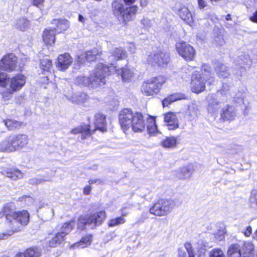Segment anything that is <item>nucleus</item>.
I'll list each match as a JSON object with an SVG mask.
<instances>
[{
	"mask_svg": "<svg viewBox=\"0 0 257 257\" xmlns=\"http://www.w3.org/2000/svg\"><path fill=\"white\" fill-rule=\"evenodd\" d=\"M126 57V52L122 47L112 48L109 50L108 55V63L109 65L102 63L98 64L90 73L89 76H80L76 81L79 84L87 86L91 88L101 87L105 84V76L111 72L119 71L115 65V62Z\"/></svg>",
	"mask_w": 257,
	"mask_h": 257,
	"instance_id": "1",
	"label": "nucleus"
},
{
	"mask_svg": "<svg viewBox=\"0 0 257 257\" xmlns=\"http://www.w3.org/2000/svg\"><path fill=\"white\" fill-rule=\"evenodd\" d=\"M2 212L5 215L10 227L14 230H21L23 226H26L29 222L30 214L26 210L16 211L15 203L10 202L5 204Z\"/></svg>",
	"mask_w": 257,
	"mask_h": 257,
	"instance_id": "2",
	"label": "nucleus"
},
{
	"mask_svg": "<svg viewBox=\"0 0 257 257\" xmlns=\"http://www.w3.org/2000/svg\"><path fill=\"white\" fill-rule=\"evenodd\" d=\"M119 122L122 128L127 130L130 127L135 132H141L145 130V123L142 114L128 108L121 110L119 114Z\"/></svg>",
	"mask_w": 257,
	"mask_h": 257,
	"instance_id": "3",
	"label": "nucleus"
},
{
	"mask_svg": "<svg viewBox=\"0 0 257 257\" xmlns=\"http://www.w3.org/2000/svg\"><path fill=\"white\" fill-rule=\"evenodd\" d=\"M106 217L105 212L101 211L90 215L81 216L78 219V227L81 229L86 227L94 229L101 225Z\"/></svg>",
	"mask_w": 257,
	"mask_h": 257,
	"instance_id": "4",
	"label": "nucleus"
},
{
	"mask_svg": "<svg viewBox=\"0 0 257 257\" xmlns=\"http://www.w3.org/2000/svg\"><path fill=\"white\" fill-rule=\"evenodd\" d=\"M26 82V77L22 73H18L10 77L7 91L2 94L3 99L5 100L10 99L15 92L20 90L24 86Z\"/></svg>",
	"mask_w": 257,
	"mask_h": 257,
	"instance_id": "5",
	"label": "nucleus"
},
{
	"mask_svg": "<svg viewBox=\"0 0 257 257\" xmlns=\"http://www.w3.org/2000/svg\"><path fill=\"white\" fill-rule=\"evenodd\" d=\"M165 78L159 75L144 82L142 86L143 93L147 96H152L158 93L162 85L165 83Z\"/></svg>",
	"mask_w": 257,
	"mask_h": 257,
	"instance_id": "6",
	"label": "nucleus"
},
{
	"mask_svg": "<svg viewBox=\"0 0 257 257\" xmlns=\"http://www.w3.org/2000/svg\"><path fill=\"white\" fill-rule=\"evenodd\" d=\"M175 206L174 200L160 199L150 209V213L158 216L167 215Z\"/></svg>",
	"mask_w": 257,
	"mask_h": 257,
	"instance_id": "7",
	"label": "nucleus"
},
{
	"mask_svg": "<svg viewBox=\"0 0 257 257\" xmlns=\"http://www.w3.org/2000/svg\"><path fill=\"white\" fill-rule=\"evenodd\" d=\"M112 7L114 9V13L120 14L124 22L133 20L138 10V7L136 5L124 9L123 5L116 2L112 4Z\"/></svg>",
	"mask_w": 257,
	"mask_h": 257,
	"instance_id": "8",
	"label": "nucleus"
},
{
	"mask_svg": "<svg viewBox=\"0 0 257 257\" xmlns=\"http://www.w3.org/2000/svg\"><path fill=\"white\" fill-rule=\"evenodd\" d=\"M74 227L73 221L67 222L61 227L59 232L57 233L48 242L50 247H55L57 244H60L64 240V237L68 234Z\"/></svg>",
	"mask_w": 257,
	"mask_h": 257,
	"instance_id": "9",
	"label": "nucleus"
},
{
	"mask_svg": "<svg viewBox=\"0 0 257 257\" xmlns=\"http://www.w3.org/2000/svg\"><path fill=\"white\" fill-rule=\"evenodd\" d=\"M147 61L153 66H164L170 61L168 53L162 51H155L148 55Z\"/></svg>",
	"mask_w": 257,
	"mask_h": 257,
	"instance_id": "10",
	"label": "nucleus"
},
{
	"mask_svg": "<svg viewBox=\"0 0 257 257\" xmlns=\"http://www.w3.org/2000/svg\"><path fill=\"white\" fill-rule=\"evenodd\" d=\"M176 50L178 54L184 59L191 61L195 55L194 48L190 44L184 41L179 42L176 44Z\"/></svg>",
	"mask_w": 257,
	"mask_h": 257,
	"instance_id": "11",
	"label": "nucleus"
},
{
	"mask_svg": "<svg viewBox=\"0 0 257 257\" xmlns=\"http://www.w3.org/2000/svg\"><path fill=\"white\" fill-rule=\"evenodd\" d=\"M220 92L212 94L207 96V111L212 115H216L223 103V100L219 98Z\"/></svg>",
	"mask_w": 257,
	"mask_h": 257,
	"instance_id": "12",
	"label": "nucleus"
},
{
	"mask_svg": "<svg viewBox=\"0 0 257 257\" xmlns=\"http://www.w3.org/2000/svg\"><path fill=\"white\" fill-rule=\"evenodd\" d=\"M17 57L13 53L8 54L3 57L0 62L1 68L5 71L11 72L17 68Z\"/></svg>",
	"mask_w": 257,
	"mask_h": 257,
	"instance_id": "13",
	"label": "nucleus"
},
{
	"mask_svg": "<svg viewBox=\"0 0 257 257\" xmlns=\"http://www.w3.org/2000/svg\"><path fill=\"white\" fill-rule=\"evenodd\" d=\"M9 138L13 152L23 148L28 143V137L25 135H13Z\"/></svg>",
	"mask_w": 257,
	"mask_h": 257,
	"instance_id": "14",
	"label": "nucleus"
},
{
	"mask_svg": "<svg viewBox=\"0 0 257 257\" xmlns=\"http://www.w3.org/2000/svg\"><path fill=\"white\" fill-rule=\"evenodd\" d=\"M205 78H202L199 73H195L192 75L191 80V90L193 92L199 93L204 90L205 88Z\"/></svg>",
	"mask_w": 257,
	"mask_h": 257,
	"instance_id": "15",
	"label": "nucleus"
},
{
	"mask_svg": "<svg viewBox=\"0 0 257 257\" xmlns=\"http://www.w3.org/2000/svg\"><path fill=\"white\" fill-rule=\"evenodd\" d=\"M100 52L98 48H93L91 50L86 51L84 54L77 56L76 61L77 63L82 64L85 63V60L88 61H94Z\"/></svg>",
	"mask_w": 257,
	"mask_h": 257,
	"instance_id": "16",
	"label": "nucleus"
},
{
	"mask_svg": "<svg viewBox=\"0 0 257 257\" xmlns=\"http://www.w3.org/2000/svg\"><path fill=\"white\" fill-rule=\"evenodd\" d=\"M73 62L72 58L68 53L60 55L57 59V67L61 70L67 69Z\"/></svg>",
	"mask_w": 257,
	"mask_h": 257,
	"instance_id": "17",
	"label": "nucleus"
},
{
	"mask_svg": "<svg viewBox=\"0 0 257 257\" xmlns=\"http://www.w3.org/2000/svg\"><path fill=\"white\" fill-rule=\"evenodd\" d=\"M96 129L92 131L91 130L89 125H83L79 126L71 131V133L76 135L78 134H81V138L84 140L89 137L92 134L94 133Z\"/></svg>",
	"mask_w": 257,
	"mask_h": 257,
	"instance_id": "18",
	"label": "nucleus"
},
{
	"mask_svg": "<svg viewBox=\"0 0 257 257\" xmlns=\"http://www.w3.org/2000/svg\"><path fill=\"white\" fill-rule=\"evenodd\" d=\"M164 120L169 130H174L179 127L178 118L176 114L173 112L166 113L164 117Z\"/></svg>",
	"mask_w": 257,
	"mask_h": 257,
	"instance_id": "19",
	"label": "nucleus"
},
{
	"mask_svg": "<svg viewBox=\"0 0 257 257\" xmlns=\"http://www.w3.org/2000/svg\"><path fill=\"white\" fill-rule=\"evenodd\" d=\"M177 14L187 24L191 25L193 22L192 15L189 9L185 6H180L178 8Z\"/></svg>",
	"mask_w": 257,
	"mask_h": 257,
	"instance_id": "20",
	"label": "nucleus"
},
{
	"mask_svg": "<svg viewBox=\"0 0 257 257\" xmlns=\"http://www.w3.org/2000/svg\"><path fill=\"white\" fill-rule=\"evenodd\" d=\"M235 65L238 66L240 69L249 68L252 65V59L247 53H244L239 56L235 62Z\"/></svg>",
	"mask_w": 257,
	"mask_h": 257,
	"instance_id": "21",
	"label": "nucleus"
},
{
	"mask_svg": "<svg viewBox=\"0 0 257 257\" xmlns=\"http://www.w3.org/2000/svg\"><path fill=\"white\" fill-rule=\"evenodd\" d=\"M0 173L13 180L22 179L24 176V174L22 172L18 169L15 168H7L0 172Z\"/></svg>",
	"mask_w": 257,
	"mask_h": 257,
	"instance_id": "22",
	"label": "nucleus"
},
{
	"mask_svg": "<svg viewBox=\"0 0 257 257\" xmlns=\"http://www.w3.org/2000/svg\"><path fill=\"white\" fill-rule=\"evenodd\" d=\"M221 118L223 121L232 120L236 116V110L232 106L228 105L222 109L220 113Z\"/></svg>",
	"mask_w": 257,
	"mask_h": 257,
	"instance_id": "23",
	"label": "nucleus"
},
{
	"mask_svg": "<svg viewBox=\"0 0 257 257\" xmlns=\"http://www.w3.org/2000/svg\"><path fill=\"white\" fill-rule=\"evenodd\" d=\"M96 129L102 132L107 130V123L105 116L101 113H97L95 115V122Z\"/></svg>",
	"mask_w": 257,
	"mask_h": 257,
	"instance_id": "24",
	"label": "nucleus"
},
{
	"mask_svg": "<svg viewBox=\"0 0 257 257\" xmlns=\"http://www.w3.org/2000/svg\"><path fill=\"white\" fill-rule=\"evenodd\" d=\"M214 69L217 75L220 78H227L231 74L230 69L224 64L218 63Z\"/></svg>",
	"mask_w": 257,
	"mask_h": 257,
	"instance_id": "25",
	"label": "nucleus"
},
{
	"mask_svg": "<svg viewBox=\"0 0 257 257\" xmlns=\"http://www.w3.org/2000/svg\"><path fill=\"white\" fill-rule=\"evenodd\" d=\"M191 166L188 165L178 169L175 172V176L179 179H188L192 175Z\"/></svg>",
	"mask_w": 257,
	"mask_h": 257,
	"instance_id": "26",
	"label": "nucleus"
},
{
	"mask_svg": "<svg viewBox=\"0 0 257 257\" xmlns=\"http://www.w3.org/2000/svg\"><path fill=\"white\" fill-rule=\"evenodd\" d=\"M240 245L242 257H253L254 246L250 242H244Z\"/></svg>",
	"mask_w": 257,
	"mask_h": 257,
	"instance_id": "27",
	"label": "nucleus"
},
{
	"mask_svg": "<svg viewBox=\"0 0 257 257\" xmlns=\"http://www.w3.org/2000/svg\"><path fill=\"white\" fill-rule=\"evenodd\" d=\"M56 171L50 170L48 173L47 176H43L40 178H33L29 180V183L32 185H38L43 182L50 181V178L54 177L55 175Z\"/></svg>",
	"mask_w": 257,
	"mask_h": 257,
	"instance_id": "28",
	"label": "nucleus"
},
{
	"mask_svg": "<svg viewBox=\"0 0 257 257\" xmlns=\"http://www.w3.org/2000/svg\"><path fill=\"white\" fill-rule=\"evenodd\" d=\"M56 31L53 29H46L43 35V40L45 43L51 45L55 40Z\"/></svg>",
	"mask_w": 257,
	"mask_h": 257,
	"instance_id": "29",
	"label": "nucleus"
},
{
	"mask_svg": "<svg viewBox=\"0 0 257 257\" xmlns=\"http://www.w3.org/2000/svg\"><path fill=\"white\" fill-rule=\"evenodd\" d=\"M202 78H205L210 84L214 81V74L211 71V67L207 64H204L201 69Z\"/></svg>",
	"mask_w": 257,
	"mask_h": 257,
	"instance_id": "30",
	"label": "nucleus"
},
{
	"mask_svg": "<svg viewBox=\"0 0 257 257\" xmlns=\"http://www.w3.org/2000/svg\"><path fill=\"white\" fill-rule=\"evenodd\" d=\"M186 97L185 95L184 94L182 93H175L174 94H172L167 98H165L162 102L163 106H167L169 104H170L171 103L181 100L185 99Z\"/></svg>",
	"mask_w": 257,
	"mask_h": 257,
	"instance_id": "31",
	"label": "nucleus"
},
{
	"mask_svg": "<svg viewBox=\"0 0 257 257\" xmlns=\"http://www.w3.org/2000/svg\"><path fill=\"white\" fill-rule=\"evenodd\" d=\"M227 253L229 257H242L240 245L239 244L231 245L228 249Z\"/></svg>",
	"mask_w": 257,
	"mask_h": 257,
	"instance_id": "32",
	"label": "nucleus"
},
{
	"mask_svg": "<svg viewBox=\"0 0 257 257\" xmlns=\"http://www.w3.org/2000/svg\"><path fill=\"white\" fill-rule=\"evenodd\" d=\"M92 242V235H88L82 238L79 242L74 244L71 247L75 248L77 247L84 248L90 245Z\"/></svg>",
	"mask_w": 257,
	"mask_h": 257,
	"instance_id": "33",
	"label": "nucleus"
},
{
	"mask_svg": "<svg viewBox=\"0 0 257 257\" xmlns=\"http://www.w3.org/2000/svg\"><path fill=\"white\" fill-rule=\"evenodd\" d=\"M53 23L57 25L56 29H54L58 33L66 30L69 26V22L66 20H59L55 19L53 20Z\"/></svg>",
	"mask_w": 257,
	"mask_h": 257,
	"instance_id": "34",
	"label": "nucleus"
},
{
	"mask_svg": "<svg viewBox=\"0 0 257 257\" xmlns=\"http://www.w3.org/2000/svg\"><path fill=\"white\" fill-rule=\"evenodd\" d=\"M88 99V96L83 92H78L72 97V102L77 104L84 102Z\"/></svg>",
	"mask_w": 257,
	"mask_h": 257,
	"instance_id": "35",
	"label": "nucleus"
},
{
	"mask_svg": "<svg viewBox=\"0 0 257 257\" xmlns=\"http://www.w3.org/2000/svg\"><path fill=\"white\" fill-rule=\"evenodd\" d=\"M29 21L26 18H22L17 21L15 26L17 29L24 31L29 28Z\"/></svg>",
	"mask_w": 257,
	"mask_h": 257,
	"instance_id": "36",
	"label": "nucleus"
},
{
	"mask_svg": "<svg viewBox=\"0 0 257 257\" xmlns=\"http://www.w3.org/2000/svg\"><path fill=\"white\" fill-rule=\"evenodd\" d=\"M177 143V140L175 137L167 138L161 142V145L165 148H174Z\"/></svg>",
	"mask_w": 257,
	"mask_h": 257,
	"instance_id": "37",
	"label": "nucleus"
},
{
	"mask_svg": "<svg viewBox=\"0 0 257 257\" xmlns=\"http://www.w3.org/2000/svg\"><path fill=\"white\" fill-rule=\"evenodd\" d=\"M52 66V61L48 57L40 60V67L44 71L50 72Z\"/></svg>",
	"mask_w": 257,
	"mask_h": 257,
	"instance_id": "38",
	"label": "nucleus"
},
{
	"mask_svg": "<svg viewBox=\"0 0 257 257\" xmlns=\"http://www.w3.org/2000/svg\"><path fill=\"white\" fill-rule=\"evenodd\" d=\"M5 125L9 130H13L19 128L22 125V123L15 120L7 119L4 120Z\"/></svg>",
	"mask_w": 257,
	"mask_h": 257,
	"instance_id": "39",
	"label": "nucleus"
},
{
	"mask_svg": "<svg viewBox=\"0 0 257 257\" xmlns=\"http://www.w3.org/2000/svg\"><path fill=\"white\" fill-rule=\"evenodd\" d=\"M149 123L147 125V131L150 135H155L157 132V125L156 124L155 118L151 117L148 120Z\"/></svg>",
	"mask_w": 257,
	"mask_h": 257,
	"instance_id": "40",
	"label": "nucleus"
},
{
	"mask_svg": "<svg viewBox=\"0 0 257 257\" xmlns=\"http://www.w3.org/2000/svg\"><path fill=\"white\" fill-rule=\"evenodd\" d=\"M10 138L8 137L6 140L0 143V151L3 152H12Z\"/></svg>",
	"mask_w": 257,
	"mask_h": 257,
	"instance_id": "41",
	"label": "nucleus"
},
{
	"mask_svg": "<svg viewBox=\"0 0 257 257\" xmlns=\"http://www.w3.org/2000/svg\"><path fill=\"white\" fill-rule=\"evenodd\" d=\"M27 257H40L41 255V250L37 247H32L25 251Z\"/></svg>",
	"mask_w": 257,
	"mask_h": 257,
	"instance_id": "42",
	"label": "nucleus"
},
{
	"mask_svg": "<svg viewBox=\"0 0 257 257\" xmlns=\"http://www.w3.org/2000/svg\"><path fill=\"white\" fill-rule=\"evenodd\" d=\"M10 77L8 74L0 72V86L4 87L7 91V85L9 84Z\"/></svg>",
	"mask_w": 257,
	"mask_h": 257,
	"instance_id": "43",
	"label": "nucleus"
},
{
	"mask_svg": "<svg viewBox=\"0 0 257 257\" xmlns=\"http://www.w3.org/2000/svg\"><path fill=\"white\" fill-rule=\"evenodd\" d=\"M121 77L123 81H127L131 79L133 75V72L127 68H124L121 70Z\"/></svg>",
	"mask_w": 257,
	"mask_h": 257,
	"instance_id": "44",
	"label": "nucleus"
},
{
	"mask_svg": "<svg viewBox=\"0 0 257 257\" xmlns=\"http://www.w3.org/2000/svg\"><path fill=\"white\" fill-rule=\"evenodd\" d=\"M198 111L197 105L195 104H192L188 107L187 113L190 116V118H194L197 115Z\"/></svg>",
	"mask_w": 257,
	"mask_h": 257,
	"instance_id": "45",
	"label": "nucleus"
},
{
	"mask_svg": "<svg viewBox=\"0 0 257 257\" xmlns=\"http://www.w3.org/2000/svg\"><path fill=\"white\" fill-rule=\"evenodd\" d=\"M249 202L251 207L257 210V190L252 191Z\"/></svg>",
	"mask_w": 257,
	"mask_h": 257,
	"instance_id": "46",
	"label": "nucleus"
},
{
	"mask_svg": "<svg viewBox=\"0 0 257 257\" xmlns=\"http://www.w3.org/2000/svg\"><path fill=\"white\" fill-rule=\"evenodd\" d=\"M125 219L123 217L120 216L114 219H111L108 223V226L109 227H113L115 225L123 224L125 222Z\"/></svg>",
	"mask_w": 257,
	"mask_h": 257,
	"instance_id": "47",
	"label": "nucleus"
},
{
	"mask_svg": "<svg viewBox=\"0 0 257 257\" xmlns=\"http://www.w3.org/2000/svg\"><path fill=\"white\" fill-rule=\"evenodd\" d=\"M209 257H225V255L221 249L216 248L209 252Z\"/></svg>",
	"mask_w": 257,
	"mask_h": 257,
	"instance_id": "48",
	"label": "nucleus"
},
{
	"mask_svg": "<svg viewBox=\"0 0 257 257\" xmlns=\"http://www.w3.org/2000/svg\"><path fill=\"white\" fill-rule=\"evenodd\" d=\"M19 200L20 202H24L27 206L32 205L34 203V199L30 196H23L20 197Z\"/></svg>",
	"mask_w": 257,
	"mask_h": 257,
	"instance_id": "49",
	"label": "nucleus"
},
{
	"mask_svg": "<svg viewBox=\"0 0 257 257\" xmlns=\"http://www.w3.org/2000/svg\"><path fill=\"white\" fill-rule=\"evenodd\" d=\"M11 229L8 230L6 232L0 233V240L8 238L10 236L13 235L14 232L20 231V230H14L13 227H10Z\"/></svg>",
	"mask_w": 257,
	"mask_h": 257,
	"instance_id": "50",
	"label": "nucleus"
},
{
	"mask_svg": "<svg viewBox=\"0 0 257 257\" xmlns=\"http://www.w3.org/2000/svg\"><path fill=\"white\" fill-rule=\"evenodd\" d=\"M148 216L147 213H143L141 216L138 218L137 220L133 224L134 226H139L144 223Z\"/></svg>",
	"mask_w": 257,
	"mask_h": 257,
	"instance_id": "51",
	"label": "nucleus"
},
{
	"mask_svg": "<svg viewBox=\"0 0 257 257\" xmlns=\"http://www.w3.org/2000/svg\"><path fill=\"white\" fill-rule=\"evenodd\" d=\"M184 246L187 251L188 257H194V250L191 244L189 242H187L185 243Z\"/></svg>",
	"mask_w": 257,
	"mask_h": 257,
	"instance_id": "52",
	"label": "nucleus"
},
{
	"mask_svg": "<svg viewBox=\"0 0 257 257\" xmlns=\"http://www.w3.org/2000/svg\"><path fill=\"white\" fill-rule=\"evenodd\" d=\"M215 237L219 241L222 240L224 239V230H219L218 232L215 234Z\"/></svg>",
	"mask_w": 257,
	"mask_h": 257,
	"instance_id": "53",
	"label": "nucleus"
},
{
	"mask_svg": "<svg viewBox=\"0 0 257 257\" xmlns=\"http://www.w3.org/2000/svg\"><path fill=\"white\" fill-rule=\"evenodd\" d=\"M243 96L241 93L236 94V96L234 97V101L238 103H243Z\"/></svg>",
	"mask_w": 257,
	"mask_h": 257,
	"instance_id": "54",
	"label": "nucleus"
},
{
	"mask_svg": "<svg viewBox=\"0 0 257 257\" xmlns=\"http://www.w3.org/2000/svg\"><path fill=\"white\" fill-rule=\"evenodd\" d=\"M141 23L145 27H150L151 26V21L147 18H143L141 20Z\"/></svg>",
	"mask_w": 257,
	"mask_h": 257,
	"instance_id": "55",
	"label": "nucleus"
},
{
	"mask_svg": "<svg viewBox=\"0 0 257 257\" xmlns=\"http://www.w3.org/2000/svg\"><path fill=\"white\" fill-rule=\"evenodd\" d=\"M198 7L202 9L207 6V3L204 0H197Z\"/></svg>",
	"mask_w": 257,
	"mask_h": 257,
	"instance_id": "56",
	"label": "nucleus"
},
{
	"mask_svg": "<svg viewBox=\"0 0 257 257\" xmlns=\"http://www.w3.org/2000/svg\"><path fill=\"white\" fill-rule=\"evenodd\" d=\"M178 257H188V255H187L185 250L183 248H179L178 249Z\"/></svg>",
	"mask_w": 257,
	"mask_h": 257,
	"instance_id": "57",
	"label": "nucleus"
},
{
	"mask_svg": "<svg viewBox=\"0 0 257 257\" xmlns=\"http://www.w3.org/2000/svg\"><path fill=\"white\" fill-rule=\"evenodd\" d=\"M215 41L219 45H222L224 43V41L223 38L221 36L217 37L215 39Z\"/></svg>",
	"mask_w": 257,
	"mask_h": 257,
	"instance_id": "58",
	"label": "nucleus"
},
{
	"mask_svg": "<svg viewBox=\"0 0 257 257\" xmlns=\"http://www.w3.org/2000/svg\"><path fill=\"white\" fill-rule=\"evenodd\" d=\"M229 89V86L227 84H223L222 88L221 90L218 91L217 92H220L219 96L222 94V92H225Z\"/></svg>",
	"mask_w": 257,
	"mask_h": 257,
	"instance_id": "59",
	"label": "nucleus"
},
{
	"mask_svg": "<svg viewBox=\"0 0 257 257\" xmlns=\"http://www.w3.org/2000/svg\"><path fill=\"white\" fill-rule=\"evenodd\" d=\"M251 232H252V228L250 226H249L246 227L245 230L243 232V233L245 236H249L251 234Z\"/></svg>",
	"mask_w": 257,
	"mask_h": 257,
	"instance_id": "60",
	"label": "nucleus"
},
{
	"mask_svg": "<svg viewBox=\"0 0 257 257\" xmlns=\"http://www.w3.org/2000/svg\"><path fill=\"white\" fill-rule=\"evenodd\" d=\"M91 191V187L90 186H86L83 189V193L85 195H89Z\"/></svg>",
	"mask_w": 257,
	"mask_h": 257,
	"instance_id": "61",
	"label": "nucleus"
},
{
	"mask_svg": "<svg viewBox=\"0 0 257 257\" xmlns=\"http://www.w3.org/2000/svg\"><path fill=\"white\" fill-rule=\"evenodd\" d=\"M249 20L254 23H257V11L253 14L252 16L249 17Z\"/></svg>",
	"mask_w": 257,
	"mask_h": 257,
	"instance_id": "62",
	"label": "nucleus"
},
{
	"mask_svg": "<svg viewBox=\"0 0 257 257\" xmlns=\"http://www.w3.org/2000/svg\"><path fill=\"white\" fill-rule=\"evenodd\" d=\"M88 183L90 185H91V184H93L94 183L100 184L102 183V181L99 179H95L90 180L88 181Z\"/></svg>",
	"mask_w": 257,
	"mask_h": 257,
	"instance_id": "63",
	"label": "nucleus"
},
{
	"mask_svg": "<svg viewBox=\"0 0 257 257\" xmlns=\"http://www.w3.org/2000/svg\"><path fill=\"white\" fill-rule=\"evenodd\" d=\"M33 5L38 7L39 5L42 4L44 0H31Z\"/></svg>",
	"mask_w": 257,
	"mask_h": 257,
	"instance_id": "64",
	"label": "nucleus"
}]
</instances>
